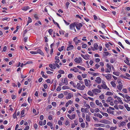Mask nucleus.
<instances>
[{
    "label": "nucleus",
    "mask_w": 130,
    "mask_h": 130,
    "mask_svg": "<svg viewBox=\"0 0 130 130\" xmlns=\"http://www.w3.org/2000/svg\"><path fill=\"white\" fill-rule=\"evenodd\" d=\"M75 23L73 24H72L70 25V29L73 32H76V30L75 28Z\"/></svg>",
    "instance_id": "1"
},
{
    "label": "nucleus",
    "mask_w": 130,
    "mask_h": 130,
    "mask_svg": "<svg viewBox=\"0 0 130 130\" xmlns=\"http://www.w3.org/2000/svg\"><path fill=\"white\" fill-rule=\"evenodd\" d=\"M106 67L107 68L105 70V72L107 73H110L111 70V66L109 64L107 63L106 64Z\"/></svg>",
    "instance_id": "2"
},
{
    "label": "nucleus",
    "mask_w": 130,
    "mask_h": 130,
    "mask_svg": "<svg viewBox=\"0 0 130 130\" xmlns=\"http://www.w3.org/2000/svg\"><path fill=\"white\" fill-rule=\"evenodd\" d=\"M119 85L117 86V87L118 89L120 90L121 91L122 88V87L123 86L121 82L120 81H119L118 82Z\"/></svg>",
    "instance_id": "3"
},
{
    "label": "nucleus",
    "mask_w": 130,
    "mask_h": 130,
    "mask_svg": "<svg viewBox=\"0 0 130 130\" xmlns=\"http://www.w3.org/2000/svg\"><path fill=\"white\" fill-rule=\"evenodd\" d=\"M92 91L95 94H96L97 93H99L101 92V90L98 89H94L92 90Z\"/></svg>",
    "instance_id": "4"
},
{
    "label": "nucleus",
    "mask_w": 130,
    "mask_h": 130,
    "mask_svg": "<svg viewBox=\"0 0 130 130\" xmlns=\"http://www.w3.org/2000/svg\"><path fill=\"white\" fill-rule=\"evenodd\" d=\"M95 82L98 84L100 83L101 82V79L100 77H96V79L95 80Z\"/></svg>",
    "instance_id": "5"
},
{
    "label": "nucleus",
    "mask_w": 130,
    "mask_h": 130,
    "mask_svg": "<svg viewBox=\"0 0 130 130\" xmlns=\"http://www.w3.org/2000/svg\"><path fill=\"white\" fill-rule=\"evenodd\" d=\"M75 26L76 28L78 30H80L81 26V23H79L78 22L75 23Z\"/></svg>",
    "instance_id": "6"
},
{
    "label": "nucleus",
    "mask_w": 130,
    "mask_h": 130,
    "mask_svg": "<svg viewBox=\"0 0 130 130\" xmlns=\"http://www.w3.org/2000/svg\"><path fill=\"white\" fill-rule=\"evenodd\" d=\"M113 100L112 98L111 97L109 96L106 102L107 103H112L113 102Z\"/></svg>",
    "instance_id": "7"
},
{
    "label": "nucleus",
    "mask_w": 130,
    "mask_h": 130,
    "mask_svg": "<svg viewBox=\"0 0 130 130\" xmlns=\"http://www.w3.org/2000/svg\"><path fill=\"white\" fill-rule=\"evenodd\" d=\"M70 70L71 71H73L75 72H77L79 71V69L76 67H74L73 69H71Z\"/></svg>",
    "instance_id": "8"
},
{
    "label": "nucleus",
    "mask_w": 130,
    "mask_h": 130,
    "mask_svg": "<svg viewBox=\"0 0 130 130\" xmlns=\"http://www.w3.org/2000/svg\"><path fill=\"white\" fill-rule=\"evenodd\" d=\"M100 122L102 123H104L107 124H109L110 123L109 121L108 120L105 119L100 121Z\"/></svg>",
    "instance_id": "9"
},
{
    "label": "nucleus",
    "mask_w": 130,
    "mask_h": 130,
    "mask_svg": "<svg viewBox=\"0 0 130 130\" xmlns=\"http://www.w3.org/2000/svg\"><path fill=\"white\" fill-rule=\"evenodd\" d=\"M95 103L97 105L99 106L100 107H102L103 106L102 103L101 102H100L98 100H97L95 101Z\"/></svg>",
    "instance_id": "10"
},
{
    "label": "nucleus",
    "mask_w": 130,
    "mask_h": 130,
    "mask_svg": "<svg viewBox=\"0 0 130 130\" xmlns=\"http://www.w3.org/2000/svg\"><path fill=\"white\" fill-rule=\"evenodd\" d=\"M94 126L96 127H98L99 126H101L102 127H104L105 126V125L102 124H96L94 125Z\"/></svg>",
    "instance_id": "11"
},
{
    "label": "nucleus",
    "mask_w": 130,
    "mask_h": 130,
    "mask_svg": "<svg viewBox=\"0 0 130 130\" xmlns=\"http://www.w3.org/2000/svg\"><path fill=\"white\" fill-rule=\"evenodd\" d=\"M81 58L80 57L78 58H76L74 59L75 61L77 63H79L80 62Z\"/></svg>",
    "instance_id": "12"
},
{
    "label": "nucleus",
    "mask_w": 130,
    "mask_h": 130,
    "mask_svg": "<svg viewBox=\"0 0 130 130\" xmlns=\"http://www.w3.org/2000/svg\"><path fill=\"white\" fill-rule=\"evenodd\" d=\"M73 96L72 94L69 93L68 94V96L66 97V99H70L72 96Z\"/></svg>",
    "instance_id": "13"
},
{
    "label": "nucleus",
    "mask_w": 130,
    "mask_h": 130,
    "mask_svg": "<svg viewBox=\"0 0 130 130\" xmlns=\"http://www.w3.org/2000/svg\"><path fill=\"white\" fill-rule=\"evenodd\" d=\"M87 94L91 96H94V93L92 91L89 90Z\"/></svg>",
    "instance_id": "14"
},
{
    "label": "nucleus",
    "mask_w": 130,
    "mask_h": 130,
    "mask_svg": "<svg viewBox=\"0 0 130 130\" xmlns=\"http://www.w3.org/2000/svg\"><path fill=\"white\" fill-rule=\"evenodd\" d=\"M74 46L72 45H70L67 48V51H69L72 50L73 49Z\"/></svg>",
    "instance_id": "15"
},
{
    "label": "nucleus",
    "mask_w": 130,
    "mask_h": 130,
    "mask_svg": "<svg viewBox=\"0 0 130 130\" xmlns=\"http://www.w3.org/2000/svg\"><path fill=\"white\" fill-rule=\"evenodd\" d=\"M89 56L88 55H86L85 56L82 54V57H83L86 60H87L89 58Z\"/></svg>",
    "instance_id": "16"
},
{
    "label": "nucleus",
    "mask_w": 130,
    "mask_h": 130,
    "mask_svg": "<svg viewBox=\"0 0 130 130\" xmlns=\"http://www.w3.org/2000/svg\"><path fill=\"white\" fill-rule=\"evenodd\" d=\"M37 52V54L38 53L41 54L42 55H43L44 54L43 53L42 51L40 49H39L37 50V51H36Z\"/></svg>",
    "instance_id": "17"
},
{
    "label": "nucleus",
    "mask_w": 130,
    "mask_h": 130,
    "mask_svg": "<svg viewBox=\"0 0 130 130\" xmlns=\"http://www.w3.org/2000/svg\"><path fill=\"white\" fill-rule=\"evenodd\" d=\"M106 78L108 80L111 79V75L110 74H108L106 76H105Z\"/></svg>",
    "instance_id": "18"
},
{
    "label": "nucleus",
    "mask_w": 130,
    "mask_h": 130,
    "mask_svg": "<svg viewBox=\"0 0 130 130\" xmlns=\"http://www.w3.org/2000/svg\"><path fill=\"white\" fill-rule=\"evenodd\" d=\"M59 57L57 56H56L55 57V59L56 60L55 61V63H58L59 62L60 60L59 59Z\"/></svg>",
    "instance_id": "19"
},
{
    "label": "nucleus",
    "mask_w": 130,
    "mask_h": 130,
    "mask_svg": "<svg viewBox=\"0 0 130 130\" xmlns=\"http://www.w3.org/2000/svg\"><path fill=\"white\" fill-rule=\"evenodd\" d=\"M94 47L96 50H98L99 49L98 45L97 43H95L94 44Z\"/></svg>",
    "instance_id": "20"
},
{
    "label": "nucleus",
    "mask_w": 130,
    "mask_h": 130,
    "mask_svg": "<svg viewBox=\"0 0 130 130\" xmlns=\"http://www.w3.org/2000/svg\"><path fill=\"white\" fill-rule=\"evenodd\" d=\"M30 8L28 6H26L24 7H23L22 8V9L23 10L26 11L28 9H29Z\"/></svg>",
    "instance_id": "21"
},
{
    "label": "nucleus",
    "mask_w": 130,
    "mask_h": 130,
    "mask_svg": "<svg viewBox=\"0 0 130 130\" xmlns=\"http://www.w3.org/2000/svg\"><path fill=\"white\" fill-rule=\"evenodd\" d=\"M106 95H113V93L110 91H107L105 94Z\"/></svg>",
    "instance_id": "22"
},
{
    "label": "nucleus",
    "mask_w": 130,
    "mask_h": 130,
    "mask_svg": "<svg viewBox=\"0 0 130 130\" xmlns=\"http://www.w3.org/2000/svg\"><path fill=\"white\" fill-rule=\"evenodd\" d=\"M65 85H67L68 84V82L67 80V78H64V82H63Z\"/></svg>",
    "instance_id": "23"
},
{
    "label": "nucleus",
    "mask_w": 130,
    "mask_h": 130,
    "mask_svg": "<svg viewBox=\"0 0 130 130\" xmlns=\"http://www.w3.org/2000/svg\"><path fill=\"white\" fill-rule=\"evenodd\" d=\"M117 99L118 100V101L121 104H123V102L122 101V100L119 97H118L117 98Z\"/></svg>",
    "instance_id": "24"
},
{
    "label": "nucleus",
    "mask_w": 130,
    "mask_h": 130,
    "mask_svg": "<svg viewBox=\"0 0 130 130\" xmlns=\"http://www.w3.org/2000/svg\"><path fill=\"white\" fill-rule=\"evenodd\" d=\"M80 84L79 83H78L77 84V88L79 90H81V87H80Z\"/></svg>",
    "instance_id": "25"
},
{
    "label": "nucleus",
    "mask_w": 130,
    "mask_h": 130,
    "mask_svg": "<svg viewBox=\"0 0 130 130\" xmlns=\"http://www.w3.org/2000/svg\"><path fill=\"white\" fill-rule=\"evenodd\" d=\"M125 98L128 101H130V97L128 95L125 94Z\"/></svg>",
    "instance_id": "26"
},
{
    "label": "nucleus",
    "mask_w": 130,
    "mask_h": 130,
    "mask_svg": "<svg viewBox=\"0 0 130 130\" xmlns=\"http://www.w3.org/2000/svg\"><path fill=\"white\" fill-rule=\"evenodd\" d=\"M110 84L112 85V86L114 87H115L116 86V84L113 81H111Z\"/></svg>",
    "instance_id": "27"
},
{
    "label": "nucleus",
    "mask_w": 130,
    "mask_h": 130,
    "mask_svg": "<svg viewBox=\"0 0 130 130\" xmlns=\"http://www.w3.org/2000/svg\"><path fill=\"white\" fill-rule=\"evenodd\" d=\"M85 83V85L87 86H88L89 85V84L88 83V80L87 79H85L84 80Z\"/></svg>",
    "instance_id": "28"
},
{
    "label": "nucleus",
    "mask_w": 130,
    "mask_h": 130,
    "mask_svg": "<svg viewBox=\"0 0 130 130\" xmlns=\"http://www.w3.org/2000/svg\"><path fill=\"white\" fill-rule=\"evenodd\" d=\"M125 124V122L124 121H122L120 123V125H119V127H121V126H123Z\"/></svg>",
    "instance_id": "29"
},
{
    "label": "nucleus",
    "mask_w": 130,
    "mask_h": 130,
    "mask_svg": "<svg viewBox=\"0 0 130 130\" xmlns=\"http://www.w3.org/2000/svg\"><path fill=\"white\" fill-rule=\"evenodd\" d=\"M70 88L69 86H64L62 87V89L63 90L69 89Z\"/></svg>",
    "instance_id": "30"
},
{
    "label": "nucleus",
    "mask_w": 130,
    "mask_h": 130,
    "mask_svg": "<svg viewBox=\"0 0 130 130\" xmlns=\"http://www.w3.org/2000/svg\"><path fill=\"white\" fill-rule=\"evenodd\" d=\"M126 60H124V62L128 65L130 66V63L129 62V60L127 59H126Z\"/></svg>",
    "instance_id": "31"
},
{
    "label": "nucleus",
    "mask_w": 130,
    "mask_h": 130,
    "mask_svg": "<svg viewBox=\"0 0 130 130\" xmlns=\"http://www.w3.org/2000/svg\"><path fill=\"white\" fill-rule=\"evenodd\" d=\"M99 97L101 100L103 99L104 98V95L103 94H102L99 95Z\"/></svg>",
    "instance_id": "32"
},
{
    "label": "nucleus",
    "mask_w": 130,
    "mask_h": 130,
    "mask_svg": "<svg viewBox=\"0 0 130 130\" xmlns=\"http://www.w3.org/2000/svg\"><path fill=\"white\" fill-rule=\"evenodd\" d=\"M107 112L109 113H113L114 112L113 111H111L110 109H107Z\"/></svg>",
    "instance_id": "33"
},
{
    "label": "nucleus",
    "mask_w": 130,
    "mask_h": 130,
    "mask_svg": "<svg viewBox=\"0 0 130 130\" xmlns=\"http://www.w3.org/2000/svg\"><path fill=\"white\" fill-rule=\"evenodd\" d=\"M68 77L69 78H71L72 77H73V74H72L70 73L68 74Z\"/></svg>",
    "instance_id": "34"
},
{
    "label": "nucleus",
    "mask_w": 130,
    "mask_h": 130,
    "mask_svg": "<svg viewBox=\"0 0 130 130\" xmlns=\"http://www.w3.org/2000/svg\"><path fill=\"white\" fill-rule=\"evenodd\" d=\"M103 56H107L109 54V53L108 52H103Z\"/></svg>",
    "instance_id": "35"
},
{
    "label": "nucleus",
    "mask_w": 130,
    "mask_h": 130,
    "mask_svg": "<svg viewBox=\"0 0 130 130\" xmlns=\"http://www.w3.org/2000/svg\"><path fill=\"white\" fill-rule=\"evenodd\" d=\"M63 95L62 93H61L59 94L58 96V97L59 98L61 99L63 97Z\"/></svg>",
    "instance_id": "36"
},
{
    "label": "nucleus",
    "mask_w": 130,
    "mask_h": 130,
    "mask_svg": "<svg viewBox=\"0 0 130 130\" xmlns=\"http://www.w3.org/2000/svg\"><path fill=\"white\" fill-rule=\"evenodd\" d=\"M90 106L92 107H95V105L92 102H90Z\"/></svg>",
    "instance_id": "37"
},
{
    "label": "nucleus",
    "mask_w": 130,
    "mask_h": 130,
    "mask_svg": "<svg viewBox=\"0 0 130 130\" xmlns=\"http://www.w3.org/2000/svg\"><path fill=\"white\" fill-rule=\"evenodd\" d=\"M86 119L87 121H90V118L88 115H87L86 116Z\"/></svg>",
    "instance_id": "38"
},
{
    "label": "nucleus",
    "mask_w": 130,
    "mask_h": 130,
    "mask_svg": "<svg viewBox=\"0 0 130 130\" xmlns=\"http://www.w3.org/2000/svg\"><path fill=\"white\" fill-rule=\"evenodd\" d=\"M101 87L104 89H106L107 87V86L106 85H101Z\"/></svg>",
    "instance_id": "39"
},
{
    "label": "nucleus",
    "mask_w": 130,
    "mask_h": 130,
    "mask_svg": "<svg viewBox=\"0 0 130 130\" xmlns=\"http://www.w3.org/2000/svg\"><path fill=\"white\" fill-rule=\"evenodd\" d=\"M53 31V30L52 29H50L48 30V32L49 33V34L50 35H51L52 34V32Z\"/></svg>",
    "instance_id": "40"
},
{
    "label": "nucleus",
    "mask_w": 130,
    "mask_h": 130,
    "mask_svg": "<svg viewBox=\"0 0 130 130\" xmlns=\"http://www.w3.org/2000/svg\"><path fill=\"white\" fill-rule=\"evenodd\" d=\"M58 73L61 74H64V71L63 70H60L58 71Z\"/></svg>",
    "instance_id": "41"
},
{
    "label": "nucleus",
    "mask_w": 130,
    "mask_h": 130,
    "mask_svg": "<svg viewBox=\"0 0 130 130\" xmlns=\"http://www.w3.org/2000/svg\"><path fill=\"white\" fill-rule=\"evenodd\" d=\"M53 23L55 24H56L57 25V26L59 28H60V27L59 26V24H58V23H57V22H55L54 20H53Z\"/></svg>",
    "instance_id": "42"
},
{
    "label": "nucleus",
    "mask_w": 130,
    "mask_h": 130,
    "mask_svg": "<svg viewBox=\"0 0 130 130\" xmlns=\"http://www.w3.org/2000/svg\"><path fill=\"white\" fill-rule=\"evenodd\" d=\"M87 45L86 44H84L82 45V47L83 48H85L87 47Z\"/></svg>",
    "instance_id": "43"
},
{
    "label": "nucleus",
    "mask_w": 130,
    "mask_h": 130,
    "mask_svg": "<svg viewBox=\"0 0 130 130\" xmlns=\"http://www.w3.org/2000/svg\"><path fill=\"white\" fill-rule=\"evenodd\" d=\"M75 42V44H78V43H77V38L76 37H75L73 40Z\"/></svg>",
    "instance_id": "44"
},
{
    "label": "nucleus",
    "mask_w": 130,
    "mask_h": 130,
    "mask_svg": "<svg viewBox=\"0 0 130 130\" xmlns=\"http://www.w3.org/2000/svg\"><path fill=\"white\" fill-rule=\"evenodd\" d=\"M122 91L124 92L125 93H127V89L125 88H123L122 90Z\"/></svg>",
    "instance_id": "45"
},
{
    "label": "nucleus",
    "mask_w": 130,
    "mask_h": 130,
    "mask_svg": "<svg viewBox=\"0 0 130 130\" xmlns=\"http://www.w3.org/2000/svg\"><path fill=\"white\" fill-rule=\"evenodd\" d=\"M92 75H93V76H98L99 75V73H96L93 72V73H92Z\"/></svg>",
    "instance_id": "46"
},
{
    "label": "nucleus",
    "mask_w": 130,
    "mask_h": 130,
    "mask_svg": "<svg viewBox=\"0 0 130 130\" xmlns=\"http://www.w3.org/2000/svg\"><path fill=\"white\" fill-rule=\"evenodd\" d=\"M102 114L104 116H105L106 117H107L108 116V115L106 113L102 112Z\"/></svg>",
    "instance_id": "47"
},
{
    "label": "nucleus",
    "mask_w": 130,
    "mask_h": 130,
    "mask_svg": "<svg viewBox=\"0 0 130 130\" xmlns=\"http://www.w3.org/2000/svg\"><path fill=\"white\" fill-rule=\"evenodd\" d=\"M84 105L85 107H87L88 108H90V106L89 105L86 103H85V104H84Z\"/></svg>",
    "instance_id": "48"
},
{
    "label": "nucleus",
    "mask_w": 130,
    "mask_h": 130,
    "mask_svg": "<svg viewBox=\"0 0 130 130\" xmlns=\"http://www.w3.org/2000/svg\"><path fill=\"white\" fill-rule=\"evenodd\" d=\"M75 117V114H73L72 116H71L70 119L72 120L74 119Z\"/></svg>",
    "instance_id": "49"
},
{
    "label": "nucleus",
    "mask_w": 130,
    "mask_h": 130,
    "mask_svg": "<svg viewBox=\"0 0 130 130\" xmlns=\"http://www.w3.org/2000/svg\"><path fill=\"white\" fill-rule=\"evenodd\" d=\"M70 4V3L69 2H67L66 3V6L67 9H68V6Z\"/></svg>",
    "instance_id": "50"
},
{
    "label": "nucleus",
    "mask_w": 130,
    "mask_h": 130,
    "mask_svg": "<svg viewBox=\"0 0 130 130\" xmlns=\"http://www.w3.org/2000/svg\"><path fill=\"white\" fill-rule=\"evenodd\" d=\"M5 20L9 21V18H3L2 19V20L3 21Z\"/></svg>",
    "instance_id": "51"
},
{
    "label": "nucleus",
    "mask_w": 130,
    "mask_h": 130,
    "mask_svg": "<svg viewBox=\"0 0 130 130\" xmlns=\"http://www.w3.org/2000/svg\"><path fill=\"white\" fill-rule=\"evenodd\" d=\"M49 67L51 68L52 69H54V67L53 66V65L52 64H50L49 65Z\"/></svg>",
    "instance_id": "52"
},
{
    "label": "nucleus",
    "mask_w": 130,
    "mask_h": 130,
    "mask_svg": "<svg viewBox=\"0 0 130 130\" xmlns=\"http://www.w3.org/2000/svg\"><path fill=\"white\" fill-rule=\"evenodd\" d=\"M27 29L25 30L23 32V37H24L25 36V35L26 34V33H27Z\"/></svg>",
    "instance_id": "53"
},
{
    "label": "nucleus",
    "mask_w": 130,
    "mask_h": 130,
    "mask_svg": "<svg viewBox=\"0 0 130 130\" xmlns=\"http://www.w3.org/2000/svg\"><path fill=\"white\" fill-rule=\"evenodd\" d=\"M28 23H30L32 22V20L29 17L28 18Z\"/></svg>",
    "instance_id": "54"
},
{
    "label": "nucleus",
    "mask_w": 130,
    "mask_h": 130,
    "mask_svg": "<svg viewBox=\"0 0 130 130\" xmlns=\"http://www.w3.org/2000/svg\"><path fill=\"white\" fill-rule=\"evenodd\" d=\"M95 112H98L100 110L98 108H95Z\"/></svg>",
    "instance_id": "55"
},
{
    "label": "nucleus",
    "mask_w": 130,
    "mask_h": 130,
    "mask_svg": "<svg viewBox=\"0 0 130 130\" xmlns=\"http://www.w3.org/2000/svg\"><path fill=\"white\" fill-rule=\"evenodd\" d=\"M30 53L31 54H37V52L36 51H31L30 52Z\"/></svg>",
    "instance_id": "56"
},
{
    "label": "nucleus",
    "mask_w": 130,
    "mask_h": 130,
    "mask_svg": "<svg viewBox=\"0 0 130 130\" xmlns=\"http://www.w3.org/2000/svg\"><path fill=\"white\" fill-rule=\"evenodd\" d=\"M61 90V87L60 86L58 87L56 89V90L57 91H60Z\"/></svg>",
    "instance_id": "57"
},
{
    "label": "nucleus",
    "mask_w": 130,
    "mask_h": 130,
    "mask_svg": "<svg viewBox=\"0 0 130 130\" xmlns=\"http://www.w3.org/2000/svg\"><path fill=\"white\" fill-rule=\"evenodd\" d=\"M95 129H96L97 130H104V129L101 128V127H99L98 128H95Z\"/></svg>",
    "instance_id": "58"
},
{
    "label": "nucleus",
    "mask_w": 130,
    "mask_h": 130,
    "mask_svg": "<svg viewBox=\"0 0 130 130\" xmlns=\"http://www.w3.org/2000/svg\"><path fill=\"white\" fill-rule=\"evenodd\" d=\"M28 39V37H25L23 39V40L24 41V42H26L27 41V40Z\"/></svg>",
    "instance_id": "59"
},
{
    "label": "nucleus",
    "mask_w": 130,
    "mask_h": 130,
    "mask_svg": "<svg viewBox=\"0 0 130 130\" xmlns=\"http://www.w3.org/2000/svg\"><path fill=\"white\" fill-rule=\"evenodd\" d=\"M95 61L96 62H99L100 61V59L99 58H97L95 59Z\"/></svg>",
    "instance_id": "60"
},
{
    "label": "nucleus",
    "mask_w": 130,
    "mask_h": 130,
    "mask_svg": "<svg viewBox=\"0 0 130 130\" xmlns=\"http://www.w3.org/2000/svg\"><path fill=\"white\" fill-rule=\"evenodd\" d=\"M97 117H99L100 118H102V116L99 113H98Z\"/></svg>",
    "instance_id": "61"
},
{
    "label": "nucleus",
    "mask_w": 130,
    "mask_h": 130,
    "mask_svg": "<svg viewBox=\"0 0 130 130\" xmlns=\"http://www.w3.org/2000/svg\"><path fill=\"white\" fill-rule=\"evenodd\" d=\"M29 126H26L25 128L24 129V130H28L29 129Z\"/></svg>",
    "instance_id": "62"
},
{
    "label": "nucleus",
    "mask_w": 130,
    "mask_h": 130,
    "mask_svg": "<svg viewBox=\"0 0 130 130\" xmlns=\"http://www.w3.org/2000/svg\"><path fill=\"white\" fill-rule=\"evenodd\" d=\"M87 76V74H83L82 75V76L84 78H86Z\"/></svg>",
    "instance_id": "63"
},
{
    "label": "nucleus",
    "mask_w": 130,
    "mask_h": 130,
    "mask_svg": "<svg viewBox=\"0 0 130 130\" xmlns=\"http://www.w3.org/2000/svg\"><path fill=\"white\" fill-rule=\"evenodd\" d=\"M90 111L92 113H93L95 111L92 108L90 109Z\"/></svg>",
    "instance_id": "64"
}]
</instances>
